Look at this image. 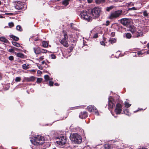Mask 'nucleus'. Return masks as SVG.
Returning a JSON list of instances; mask_svg holds the SVG:
<instances>
[{"label": "nucleus", "mask_w": 149, "mask_h": 149, "mask_svg": "<svg viewBox=\"0 0 149 149\" xmlns=\"http://www.w3.org/2000/svg\"><path fill=\"white\" fill-rule=\"evenodd\" d=\"M44 141L43 137L40 135L35 136L34 137V140H31V143L34 145L38 146L43 144Z\"/></svg>", "instance_id": "obj_1"}, {"label": "nucleus", "mask_w": 149, "mask_h": 149, "mask_svg": "<svg viewBox=\"0 0 149 149\" xmlns=\"http://www.w3.org/2000/svg\"><path fill=\"white\" fill-rule=\"evenodd\" d=\"M70 139L71 141L76 144H79L82 141V139L81 136L77 133H74L71 135Z\"/></svg>", "instance_id": "obj_2"}, {"label": "nucleus", "mask_w": 149, "mask_h": 149, "mask_svg": "<svg viewBox=\"0 0 149 149\" xmlns=\"http://www.w3.org/2000/svg\"><path fill=\"white\" fill-rule=\"evenodd\" d=\"M80 17L81 18L88 22L92 21V17L91 16V14L86 10H83L80 13Z\"/></svg>", "instance_id": "obj_3"}, {"label": "nucleus", "mask_w": 149, "mask_h": 149, "mask_svg": "<svg viewBox=\"0 0 149 149\" xmlns=\"http://www.w3.org/2000/svg\"><path fill=\"white\" fill-rule=\"evenodd\" d=\"M56 143L60 146H63L62 148H64V145L66 144L67 138L66 136L61 135L57 138Z\"/></svg>", "instance_id": "obj_4"}, {"label": "nucleus", "mask_w": 149, "mask_h": 149, "mask_svg": "<svg viewBox=\"0 0 149 149\" xmlns=\"http://www.w3.org/2000/svg\"><path fill=\"white\" fill-rule=\"evenodd\" d=\"M122 13V11L121 10H117L111 12L109 16V18L113 19L119 17Z\"/></svg>", "instance_id": "obj_5"}, {"label": "nucleus", "mask_w": 149, "mask_h": 149, "mask_svg": "<svg viewBox=\"0 0 149 149\" xmlns=\"http://www.w3.org/2000/svg\"><path fill=\"white\" fill-rule=\"evenodd\" d=\"M91 13L95 17H98L102 12V9L99 7H95L91 10Z\"/></svg>", "instance_id": "obj_6"}, {"label": "nucleus", "mask_w": 149, "mask_h": 149, "mask_svg": "<svg viewBox=\"0 0 149 149\" xmlns=\"http://www.w3.org/2000/svg\"><path fill=\"white\" fill-rule=\"evenodd\" d=\"M64 38L61 41V43L65 47H67L68 46V37L66 32L63 33Z\"/></svg>", "instance_id": "obj_7"}, {"label": "nucleus", "mask_w": 149, "mask_h": 149, "mask_svg": "<svg viewBox=\"0 0 149 149\" xmlns=\"http://www.w3.org/2000/svg\"><path fill=\"white\" fill-rule=\"evenodd\" d=\"M109 107L110 108H113L115 106L116 102L113 97L111 96L109 97Z\"/></svg>", "instance_id": "obj_8"}, {"label": "nucleus", "mask_w": 149, "mask_h": 149, "mask_svg": "<svg viewBox=\"0 0 149 149\" xmlns=\"http://www.w3.org/2000/svg\"><path fill=\"white\" fill-rule=\"evenodd\" d=\"M87 109L90 112H94L96 115L97 116L99 115V113L98 111L93 105H89L88 106Z\"/></svg>", "instance_id": "obj_9"}, {"label": "nucleus", "mask_w": 149, "mask_h": 149, "mask_svg": "<svg viewBox=\"0 0 149 149\" xmlns=\"http://www.w3.org/2000/svg\"><path fill=\"white\" fill-rule=\"evenodd\" d=\"M122 111V105L120 103H118L116 104V107L114 110L116 113L117 114H120Z\"/></svg>", "instance_id": "obj_10"}, {"label": "nucleus", "mask_w": 149, "mask_h": 149, "mask_svg": "<svg viewBox=\"0 0 149 149\" xmlns=\"http://www.w3.org/2000/svg\"><path fill=\"white\" fill-rule=\"evenodd\" d=\"M120 22L123 25L128 26L130 24V21L128 18H123L120 19Z\"/></svg>", "instance_id": "obj_11"}, {"label": "nucleus", "mask_w": 149, "mask_h": 149, "mask_svg": "<svg viewBox=\"0 0 149 149\" xmlns=\"http://www.w3.org/2000/svg\"><path fill=\"white\" fill-rule=\"evenodd\" d=\"M15 7L17 10H21L24 7V4L20 1H18L16 3Z\"/></svg>", "instance_id": "obj_12"}, {"label": "nucleus", "mask_w": 149, "mask_h": 149, "mask_svg": "<svg viewBox=\"0 0 149 149\" xmlns=\"http://www.w3.org/2000/svg\"><path fill=\"white\" fill-rule=\"evenodd\" d=\"M88 116L87 112L85 111L81 112L79 115V117L81 119H85Z\"/></svg>", "instance_id": "obj_13"}, {"label": "nucleus", "mask_w": 149, "mask_h": 149, "mask_svg": "<svg viewBox=\"0 0 149 149\" xmlns=\"http://www.w3.org/2000/svg\"><path fill=\"white\" fill-rule=\"evenodd\" d=\"M140 8H138L137 7H134L132 8H129L128 9L125 11H124V12L123 13V15H125L126 13H127L129 11L131 10H139Z\"/></svg>", "instance_id": "obj_14"}, {"label": "nucleus", "mask_w": 149, "mask_h": 149, "mask_svg": "<svg viewBox=\"0 0 149 149\" xmlns=\"http://www.w3.org/2000/svg\"><path fill=\"white\" fill-rule=\"evenodd\" d=\"M33 49L36 54H41V48L40 47H34Z\"/></svg>", "instance_id": "obj_15"}, {"label": "nucleus", "mask_w": 149, "mask_h": 149, "mask_svg": "<svg viewBox=\"0 0 149 149\" xmlns=\"http://www.w3.org/2000/svg\"><path fill=\"white\" fill-rule=\"evenodd\" d=\"M35 80V77L33 76H31L30 77H27L25 78V80L27 82L33 81Z\"/></svg>", "instance_id": "obj_16"}, {"label": "nucleus", "mask_w": 149, "mask_h": 149, "mask_svg": "<svg viewBox=\"0 0 149 149\" xmlns=\"http://www.w3.org/2000/svg\"><path fill=\"white\" fill-rule=\"evenodd\" d=\"M49 43L46 41H44L42 42V46L45 48H46L48 47Z\"/></svg>", "instance_id": "obj_17"}, {"label": "nucleus", "mask_w": 149, "mask_h": 149, "mask_svg": "<svg viewBox=\"0 0 149 149\" xmlns=\"http://www.w3.org/2000/svg\"><path fill=\"white\" fill-rule=\"evenodd\" d=\"M116 40L114 38H110L109 40V42L111 44H113L116 42Z\"/></svg>", "instance_id": "obj_18"}, {"label": "nucleus", "mask_w": 149, "mask_h": 149, "mask_svg": "<svg viewBox=\"0 0 149 149\" xmlns=\"http://www.w3.org/2000/svg\"><path fill=\"white\" fill-rule=\"evenodd\" d=\"M15 54L16 55V56L21 58H24V55L22 53H17L16 52L15 53Z\"/></svg>", "instance_id": "obj_19"}, {"label": "nucleus", "mask_w": 149, "mask_h": 149, "mask_svg": "<svg viewBox=\"0 0 149 149\" xmlns=\"http://www.w3.org/2000/svg\"><path fill=\"white\" fill-rule=\"evenodd\" d=\"M44 143V148H46L49 147L50 145V143L49 142H44V143Z\"/></svg>", "instance_id": "obj_20"}, {"label": "nucleus", "mask_w": 149, "mask_h": 149, "mask_svg": "<svg viewBox=\"0 0 149 149\" xmlns=\"http://www.w3.org/2000/svg\"><path fill=\"white\" fill-rule=\"evenodd\" d=\"M70 1V0H64L62 1V3L63 5L67 6L69 4V2Z\"/></svg>", "instance_id": "obj_21"}, {"label": "nucleus", "mask_w": 149, "mask_h": 149, "mask_svg": "<svg viewBox=\"0 0 149 149\" xmlns=\"http://www.w3.org/2000/svg\"><path fill=\"white\" fill-rule=\"evenodd\" d=\"M44 77L46 81H48L52 80V78H50L47 75H45Z\"/></svg>", "instance_id": "obj_22"}, {"label": "nucleus", "mask_w": 149, "mask_h": 149, "mask_svg": "<svg viewBox=\"0 0 149 149\" xmlns=\"http://www.w3.org/2000/svg\"><path fill=\"white\" fill-rule=\"evenodd\" d=\"M0 41L3 42L5 43H7L8 42V40L5 38L3 37H1L0 38Z\"/></svg>", "instance_id": "obj_23"}, {"label": "nucleus", "mask_w": 149, "mask_h": 149, "mask_svg": "<svg viewBox=\"0 0 149 149\" xmlns=\"http://www.w3.org/2000/svg\"><path fill=\"white\" fill-rule=\"evenodd\" d=\"M104 147L105 149H113L112 146L108 144L104 145Z\"/></svg>", "instance_id": "obj_24"}, {"label": "nucleus", "mask_w": 149, "mask_h": 149, "mask_svg": "<svg viewBox=\"0 0 149 149\" xmlns=\"http://www.w3.org/2000/svg\"><path fill=\"white\" fill-rule=\"evenodd\" d=\"M143 16L146 17H147V18L149 16H148V13L147 11L146 10H144L143 13Z\"/></svg>", "instance_id": "obj_25"}, {"label": "nucleus", "mask_w": 149, "mask_h": 149, "mask_svg": "<svg viewBox=\"0 0 149 149\" xmlns=\"http://www.w3.org/2000/svg\"><path fill=\"white\" fill-rule=\"evenodd\" d=\"M105 0H95L96 3L97 4H100L104 3Z\"/></svg>", "instance_id": "obj_26"}, {"label": "nucleus", "mask_w": 149, "mask_h": 149, "mask_svg": "<svg viewBox=\"0 0 149 149\" xmlns=\"http://www.w3.org/2000/svg\"><path fill=\"white\" fill-rule=\"evenodd\" d=\"M10 37L12 38L15 41H17L19 40V38L18 37L15 36L13 35H10Z\"/></svg>", "instance_id": "obj_27"}, {"label": "nucleus", "mask_w": 149, "mask_h": 149, "mask_svg": "<svg viewBox=\"0 0 149 149\" xmlns=\"http://www.w3.org/2000/svg\"><path fill=\"white\" fill-rule=\"evenodd\" d=\"M12 43L13 45H14L15 46H16L17 47H21L19 44L16 42H12Z\"/></svg>", "instance_id": "obj_28"}, {"label": "nucleus", "mask_w": 149, "mask_h": 149, "mask_svg": "<svg viewBox=\"0 0 149 149\" xmlns=\"http://www.w3.org/2000/svg\"><path fill=\"white\" fill-rule=\"evenodd\" d=\"M29 65L24 64L22 65L23 69L24 70H26L29 68Z\"/></svg>", "instance_id": "obj_29"}, {"label": "nucleus", "mask_w": 149, "mask_h": 149, "mask_svg": "<svg viewBox=\"0 0 149 149\" xmlns=\"http://www.w3.org/2000/svg\"><path fill=\"white\" fill-rule=\"evenodd\" d=\"M126 37L128 39H130L132 37V35L130 33H127L125 35Z\"/></svg>", "instance_id": "obj_30"}, {"label": "nucleus", "mask_w": 149, "mask_h": 149, "mask_svg": "<svg viewBox=\"0 0 149 149\" xmlns=\"http://www.w3.org/2000/svg\"><path fill=\"white\" fill-rule=\"evenodd\" d=\"M143 33L142 31L138 32V33L136 36V37L137 38H138L139 37L142 36L143 35Z\"/></svg>", "instance_id": "obj_31"}, {"label": "nucleus", "mask_w": 149, "mask_h": 149, "mask_svg": "<svg viewBox=\"0 0 149 149\" xmlns=\"http://www.w3.org/2000/svg\"><path fill=\"white\" fill-rule=\"evenodd\" d=\"M48 52H49L47 50L41 48V53L46 54Z\"/></svg>", "instance_id": "obj_32"}, {"label": "nucleus", "mask_w": 149, "mask_h": 149, "mask_svg": "<svg viewBox=\"0 0 149 149\" xmlns=\"http://www.w3.org/2000/svg\"><path fill=\"white\" fill-rule=\"evenodd\" d=\"M124 104L125 105V107L127 108L130 107L131 105V104H130L126 102H125Z\"/></svg>", "instance_id": "obj_33"}, {"label": "nucleus", "mask_w": 149, "mask_h": 149, "mask_svg": "<svg viewBox=\"0 0 149 149\" xmlns=\"http://www.w3.org/2000/svg\"><path fill=\"white\" fill-rule=\"evenodd\" d=\"M113 8V6H110L106 8V10L107 11H109L110 10H111Z\"/></svg>", "instance_id": "obj_34"}, {"label": "nucleus", "mask_w": 149, "mask_h": 149, "mask_svg": "<svg viewBox=\"0 0 149 149\" xmlns=\"http://www.w3.org/2000/svg\"><path fill=\"white\" fill-rule=\"evenodd\" d=\"M50 57L52 59H55L56 58V56L54 54H51L49 55Z\"/></svg>", "instance_id": "obj_35"}, {"label": "nucleus", "mask_w": 149, "mask_h": 149, "mask_svg": "<svg viewBox=\"0 0 149 149\" xmlns=\"http://www.w3.org/2000/svg\"><path fill=\"white\" fill-rule=\"evenodd\" d=\"M16 29L17 30L19 31H22V30L21 26L19 25H17L16 27Z\"/></svg>", "instance_id": "obj_36"}, {"label": "nucleus", "mask_w": 149, "mask_h": 149, "mask_svg": "<svg viewBox=\"0 0 149 149\" xmlns=\"http://www.w3.org/2000/svg\"><path fill=\"white\" fill-rule=\"evenodd\" d=\"M15 47H12L11 49H9L8 51L10 52H14V51Z\"/></svg>", "instance_id": "obj_37"}, {"label": "nucleus", "mask_w": 149, "mask_h": 149, "mask_svg": "<svg viewBox=\"0 0 149 149\" xmlns=\"http://www.w3.org/2000/svg\"><path fill=\"white\" fill-rule=\"evenodd\" d=\"M21 80V78L20 77H16L15 79V81L16 82L20 81Z\"/></svg>", "instance_id": "obj_38"}, {"label": "nucleus", "mask_w": 149, "mask_h": 149, "mask_svg": "<svg viewBox=\"0 0 149 149\" xmlns=\"http://www.w3.org/2000/svg\"><path fill=\"white\" fill-rule=\"evenodd\" d=\"M8 25L11 28V27H13L14 26V24L13 22H11L9 23Z\"/></svg>", "instance_id": "obj_39"}, {"label": "nucleus", "mask_w": 149, "mask_h": 149, "mask_svg": "<svg viewBox=\"0 0 149 149\" xmlns=\"http://www.w3.org/2000/svg\"><path fill=\"white\" fill-rule=\"evenodd\" d=\"M42 79L41 78H38L37 80V82L38 83H39L41 82Z\"/></svg>", "instance_id": "obj_40"}, {"label": "nucleus", "mask_w": 149, "mask_h": 149, "mask_svg": "<svg viewBox=\"0 0 149 149\" xmlns=\"http://www.w3.org/2000/svg\"><path fill=\"white\" fill-rule=\"evenodd\" d=\"M8 59L10 61H13L14 60V57L13 56H10L9 57Z\"/></svg>", "instance_id": "obj_41"}, {"label": "nucleus", "mask_w": 149, "mask_h": 149, "mask_svg": "<svg viewBox=\"0 0 149 149\" xmlns=\"http://www.w3.org/2000/svg\"><path fill=\"white\" fill-rule=\"evenodd\" d=\"M51 80H49V85L51 86H52L54 84V82L51 81Z\"/></svg>", "instance_id": "obj_42"}, {"label": "nucleus", "mask_w": 149, "mask_h": 149, "mask_svg": "<svg viewBox=\"0 0 149 149\" xmlns=\"http://www.w3.org/2000/svg\"><path fill=\"white\" fill-rule=\"evenodd\" d=\"M136 31L135 28L134 27H132V29H131L130 31L132 33Z\"/></svg>", "instance_id": "obj_43"}, {"label": "nucleus", "mask_w": 149, "mask_h": 149, "mask_svg": "<svg viewBox=\"0 0 149 149\" xmlns=\"http://www.w3.org/2000/svg\"><path fill=\"white\" fill-rule=\"evenodd\" d=\"M98 37V34L97 33H96L93 36V38H97Z\"/></svg>", "instance_id": "obj_44"}, {"label": "nucleus", "mask_w": 149, "mask_h": 149, "mask_svg": "<svg viewBox=\"0 0 149 149\" xmlns=\"http://www.w3.org/2000/svg\"><path fill=\"white\" fill-rule=\"evenodd\" d=\"M110 23L109 21L107 20L106 21V23L105 24V25L106 26H108Z\"/></svg>", "instance_id": "obj_45"}, {"label": "nucleus", "mask_w": 149, "mask_h": 149, "mask_svg": "<svg viewBox=\"0 0 149 149\" xmlns=\"http://www.w3.org/2000/svg\"><path fill=\"white\" fill-rule=\"evenodd\" d=\"M137 55H138L139 56H140V55H141L143 54V53H142L141 51H139L137 52Z\"/></svg>", "instance_id": "obj_46"}, {"label": "nucleus", "mask_w": 149, "mask_h": 149, "mask_svg": "<svg viewBox=\"0 0 149 149\" xmlns=\"http://www.w3.org/2000/svg\"><path fill=\"white\" fill-rule=\"evenodd\" d=\"M100 44L101 45H102L105 46V45L104 42L103 41H101L100 42Z\"/></svg>", "instance_id": "obj_47"}, {"label": "nucleus", "mask_w": 149, "mask_h": 149, "mask_svg": "<svg viewBox=\"0 0 149 149\" xmlns=\"http://www.w3.org/2000/svg\"><path fill=\"white\" fill-rule=\"evenodd\" d=\"M43 59H44V56H41L39 58V59L40 61H42Z\"/></svg>", "instance_id": "obj_48"}, {"label": "nucleus", "mask_w": 149, "mask_h": 149, "mask_svg": "<svg viewBox=\"0 0 149 149\" xmlns=\"http://www.w3.org/2000/svg\"><path fill=\"white\" fill-rule=\"evenodd\" d=\"M111 36L112 37H113L115 36V33L113 32H111Z\"/></svg>", "instance_id": "obj_49"}, {"label": "nucleus", "mask_w": 149, "mask_h": 149, "mask_svg": "<svg viewBox=\"0 0 149 149\" xmlns=\"http://www.w3.org/2000/svg\"><path fill=\"white\" fill-rule=\"evenodd\" d=\"M132 55L133 56H136V53H132Z\"/></svg>", "instance_id": "obj_50"}, {"label": "nucleus", "mask_w": 149, "mask_h": 149, "mask_svg": "<svg viewBox=\"0 0 149 149\" xmlns=\"http://www.w3.org/2000/svg\"><path fill=\"white\" fill-rule=\"evenodd\" d=\"M12 14H13L11 13H5V15H12Z\"/></svg>", "instance_id": "obj_51"}, {"label": "nucleus", "mask_w": 149, "mask_h": 149, "mask_svg": "<svg viewBox=\"0 0 149 149\" xmlns=\"http://www.w3.org/2000/svg\"><path fill=\"white\" fill-rule=\"evenodd\" d=\"M124 112L125 113H126V112L128 113V109H126L124 111Z\"/></svg>", "instance_id": "obj_52"}, {"label": "nucleus", "mask_w": 149, "mask_h": 149, "mask_svg": "<svg viewBox=\"0 0 149 149\" xmlns=\"http://www.w3.org/2000/svg\"><path fill=\"white\" fill-rule=\"evenodd\" d=\"M40 70H42L43 69V67L42 66H38Z\"/></svg>", "instance_id": "obj_53"}, {"label": "nucleus", "mask_w": 149, "mask_h": 149, "mask_svg": "<svg viewBox=\"0 0 149 149\" xmlns=\"http://www.w3.org/2000/svg\"><path fill=\"white\" fill-rule=\"evenodd\" d=\"M92 0H88V1L89 3H91L92 2Z\"/></svg>", "instance_id": "obj_54"}, {"label": "nucleus", "mask_w": 149, "mask_h": 149, "mask_svg": "<svg viewBox=\"0 0 149 149\" xmlns=\"http://www.w3.org/2000/svg\"><path fill=\"white\" fill-rule=\"evenodd\" d=\"M41 71H40V70H38V73H41Z\"/></svg>", "instance_id": "obj_55"}, {"label": "nucleus", "mask_w": 149, "mask_h": 149, "mask_svg": "<svg viewBox=\"0 0 149 149\" xmlns=\"http://www.w3.org/2000/svg\"><path fill=\"white\" fill-rule=\"evenodd\" d=\"M45 63V62L44 61H42V64H44Z\"/></svg>", "instance_id": "obj_56"}, {"label": "nucleus", "mask_w": 149, "mask_h": 149, "mask_svg": "<svg viewBox=\"0 0 149 149\" xmlns=\"http://www.w3.org/2000/svg\"><path fill=\"white\" fill-rule=\"evenodd\" d=\"M69 48L70 49V52H71L72 51V49H73V48H71V47L70 48V47Z\"/></svg>", "instance_id": "obj_57"}, {"label": "nucleus", "mask_w": 149, "mask_h": 149, "mask_svg": "<svg viewBox=\"0 0 149 149\" xmlns=\"http://www.w3.org/2000/svg\"><path fill=\"white\" fill-rule=\"evenodd\" d=\"M54 85L56 86H58V84L57 83H55L54 84Z\"/></svg>", "instance_id": "obj_58"}, {"label": "nucleus", "mask_w": 149, "mask_h": 149, "mask_svg": "<svg viewBox=\"0 0 149 149\" xmlns=\"http://www.w3.org/2000/svg\"><path fill=\"white\" fill-rule=\"evenodd\" d=\"M2 78V76L1 74L0 73V80Z\"/></svg>", "instance_id": "obj_59"}, {"label": "nucleus", "mask_w": 149, "mask_h": 149, "mask_svg": "<svg viewBox=\"0 0 149 149\" xmlns=\"http://www.w3.org/2000/svg\"><path fill=\"white\" fill-rule=\"evenodd\" d=\"M3 18V17L0 15V18Z\"/></svg>", "instance_id": "obj_60"}, {"label": "nucleus", "mask_w": 149, "mask_h": 149, "mask_svg": "<svg viewBox=\"0 0 149 149\" xmlns=\"http://www.w3.org/2000/svg\"><path fill=\"white\" fill-rule=\"evenodd\" d=\"M147 46L149 48V43H148L147 44Z\"/></svg>", "instance_id": "obj_61"}, {"label": "nucleus", "mask_w": 149, "mask_h": 149, "mask_svg": "<svg viewBox=\"0 0 149 149\" xmlns=\"http://www.w3.org/2000/svg\"><path fill=\"white\" fill-rule=\"evenodd\" d=\"M147 54H149V50H148L147 51Z\"/></svg>", "instance_id": "obj_62"}, {"label": "nucleus", "mask_w": 149, "mask_h": 149, "mask_svg": "<svg viewBox=\"0 0 149 149\" xmlns=\"http://www.w3.org/2000/svg\"><path fill=\"white\" fill-rule=\"evenodd\" d=\"M14 49V51H15V50H16L17 49H18L16 48L15 47V49Z\"/></svg>", "instance_id": "obj_63"}, {"label": "nucleus", "mask_w": 149, "mask_h": 149, "mask_svg": "<svg viewBox=\"0 0 149 149\" xmlns=\"http://www.w3.org/2000/svg\"><path fill=\"white\" fill-rule=\"evenodd\" d=\"M32 71L33 72H35V70H32Z\"/></svg>", "instance_id": "obj_64"}]
</instances>
